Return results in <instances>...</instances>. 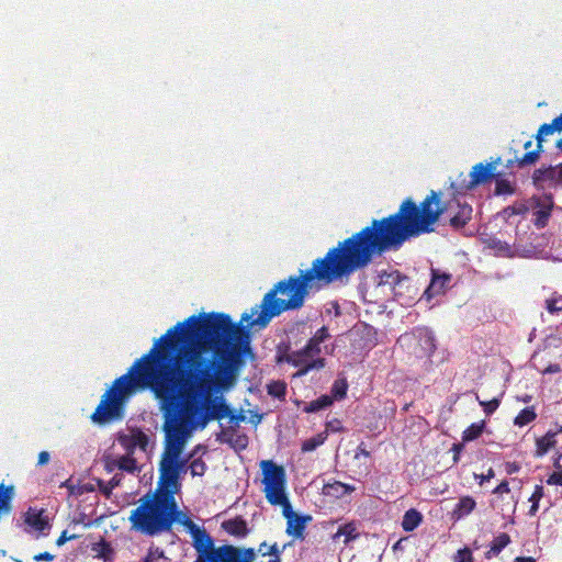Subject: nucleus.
<instances>
[{
	"label": "nucleus",
	"instance_id": "nucleus-1",
	"mask_svg": "<svg viewBox=\"0 0 562 562\" xmlns=\"http://www.w3.org/2000/svg\"><path fill=\"white\" fill-rule=\"evenodd\" d=\"M173 359L171 353L154 346L113 382L91 416L93 423L122 419L126 398L146 387L168 401L180 396L190 428L204 429L210 422L226 418L229 405L223 394L231 389L212 378L201 379L195 369Z\"/></svg>",
	"mask_w": 562,
	"mask_h": 562
},
{
	"label": "nucleus",
	"instance_id": "nucleus-2",
	"mask_svg": "<svg viewBox=\"0 0 562 562\" xmlns=\"http://www.w3.org/2000/svg\"><path fill=\"white\" fill-rule=\"evenodd\" d=\"M251 328L260 329L251 325V319L236 324L224 313L193 315L170 328L154 345L162 346L173 360L195 369L201 379L212 378L232 389L244 359L255 357Z\"/></svg>",
	"mask_w": 562,
	"mask_h": 562
},
{
	"label": "nucleus",
	"instance_id": "nucleus-3",
	"mask_svg": "<svg viewBox=\"0 0 562 562\" xmlns=\"http://www.w3.org/2000/svg\"><path fill=\"white\" fill-rule=\"evenodd\" d=\"M367 267L350 236L330 248L325 257L313 260L310 269L300 270L299 276H290L277 282L263 295L260 304L251 307L250 313L241 315V322L251 319V325L266 328L282 313L302 308L310 293L321 290V283L330 284Z\"/></svg>",
	"mask_w": 562,
	"mask_h": 562
},
{
	"label": "nucleus",
	"instance_id": "nucleus-4",
	"mask_svg": "<svg viewBox=\"0 0 562 562\" xmlns=\"http://www.w3.org/2000/svg\"><path fill=\"white\" fill-rule=\"evenodd\" d=\"M177 515L172 492H155L132 510L130 521L134 530L154 537L170 532Z\"/></svg>",
	"mask_w": 562,
	"mask_h": 562
},
{
	"label": "nucleus",
	"instance_id": "nucleus-5",
	"mask_svg": "<svg viewBox=\"0 0 562 562\" xmlns=\"http://www.w3.org/2000/svg\"><path fill=\"white\" fill-rule=\"evenodd\" d=\"M445 213V207L437 206L424 216L398 227L387 235L373 239V243L357 246L362 255L367 266H369L375 257L391 251H398L405 243L411 241L424 234H429L435 231L434 225L439 221L440 216Z\"/></svg>",
	"mask_w": 562,
	"mask_h": 562
},
{
	"label": "nucleus",
	"instance_id": "nucleus-6",
	"mask_svg": "<svg viewBox=\"0 0 562 562\" xmlns=\"http://www.w3.org/2000/svg\"><path fill=\"white\" fill-rule=\"evenodd\" d=\"M434 203H439L438 193L435 191H431L419 206L412 199H406L402 202L396 213L380 220H372L369 226L353 234L351 238L357 246L371 244L373 239L387 235L390 232H393L395 227L403 224L406 225L429 213L434 209L431 206Z\"/></svg>",
	"mask_w": 562,
	"mask_h": 562
},
{
	"label": "nucleus",
	"instance_id": "nucleus-7",
	"mask_svg": "<svg viewBox=\"0 0 562 562\" xmlns=\"http://www.w3.org/2000/svg\"><path fill=\"white\" fill-rule=\"evenodd\" d=\"M189 429L177 418H168L164 430L166 434V445L162 453L164 458L180 456L189 437Z\"/></svg>",
	"mask_w": 562,
	"mask_h": 562
},
{
	"label": "nucleus",
	"instance_id": "nucleus-8",
	"mask_svg": "<svg viewBox=\"0 0 562 562\" xmlns=\"http://www.w3.org/2000/svg\"><path fill=\"white\" fill-rule=\"evenodd\" d=\"M529 211L531 210L535 218L533 225L538 228H544L551 217L554 207L552 193H543L542 195H533L529 201Z\"/></svg>",
	"mask_w": 562,
	"mask_h": 562
},
{
	"label": "nucleus",
	"instance_id": "nucleus-9",
	"mask_svg": "<svg viewBox=\"0 0 562 562\" xmlns=\"http://www.w3.org/2000/svg\"><path fill=\"white\" fill-rule=\"evenodd\" d=\"M159 481L156 492H172V496L181 488V477L175 470L169 458L161 457L159 463Z\"/></svg>",
	"mask_w": 562,
	"mask_h": 562
},
{
	"label": "nucleus",
	"instance_id": "nucleus-10",
	"mask_svg": "<svg viewBox=\"0 0 562 562\" xmlns=\"http://www.w3.org/2000/svg\"><path fill=\"white\" fill-rule=\"evenodd\" d=\"M292 366L297 368V376L306 375L313 370H321L326 366V359L315 356L307 347H303L300 350L294 351V360Z\"/></svg>",
	"mask_w": 562,
	"mask_h": 562
},
{
	"label": "nucleus",
	"instance_id": "nucleus-11",
	"mask_svg": "<svg viewBox=\"0 0 562 562\" xmlns=\"http://www.w3.org/2000/svg\"><path fill=\"white\" fill-rule=\"evenodd\" d=\"M452 274L431 267L430 282L423 293V299L430 302L435 296L442 295L450 288Z\"/></svg>",
	"mask_w": 562,
	"mask_h": 562
},
{
	"label": "nucleus",
	"instance_id": "nucleus-12",
	"mask_svg": "<svg viewBox=\"0 0 562 562\" xmlns=\"http://www.w3.org/2000/svg\"><path fill=\"white\" fill-rule=\"evenodd\" d=\"M493 164L483 165L482 162L476 164L473 166L472 171L470 173L471 180L467 183L465 180H463L460 188H457L454 183H452V188L456 189V192L458 194H464L468 190L473 189L474 187L485 183L494 178H496V175L493 173L494 170Z\"/></svg>",
	"mask_w": 562,
	"mask_h": 562
},
{
	"label": "nucleus",
	"instance_id": "nucleus-13",
	"mask_svg": "<svg viewBox=\"0 0 562 562\" xmlns=\"http://www.w3.org/2000/svg\"><path fill=\"white\" fill-rule=\"evenodd\" d=\"M396 286L393 292V301L401 305L411 304L417 294V289L414 286L412 279L396 270Z\"/></svg>",
	"mask_w": 562,
	"mask_h": 562
},
{
	"label": "nucleus",
	"instance_id": "nucleus-14",
	"mask_svg": "<svg viewBox=\"0 0 562 562\" xmlns=\"http://www.w3.org/2000/svg\"><path fill=\"white\" fill-rule=\"evenodd\" d=\"M557 132L551 123H544L542 124L539 130L538 134L536 135L537 139V148L531 151H527L522 157L516 158V162L518 168H525L528 166H533L540 158V153L542 151V143L544 135H550Z\"/></svg>",
	"mask_w": 562,
	"mask_h": 562
},
{
	"label": "nucleus",
	"instance_id": "nucleus-15",
	"mask_svg": "<svg viewBox=\"0 0 562 562\" xmlns=\"http://www.w3.org/2000/svg\"><path fill=\"white\" fill-rule=\"evenodd\" d=\"M265 487L285 484V471L272 460H265L260 463Z\"/></svg>",
	"mask_w": 562,
	"mask_h": 562
},
{
	"label": "nucleus",
	"instance_id": "nucleus-16",
	"mask_svg": "<svg viewBox=\"0 0 562 562\" xmlns=\"http://www.w3.org/2000/svg\"><path fill=\"white\" fill-rule=\"evenodd\" d=\"M221 528L236 539H245L251 531L247 520L240 515L222 521Z\"/></svg>",
	"mask_w": 562,
	"mask_h": 562
},
{
	"label": "nucleus",
	"instance_id": "nucleus-17",
	"mask_svg": "<svg viewBox=\"0 0 562 562\" xmlns=\"http://www.w3.org/2000/svg\"><path fill=\"white\" fill-rule=\"evenodd\" d=\"M415 336L418 339V346L424 352L425 356L428 357L429 361L432 362L431 357L436 351V337L434 331L428 328H418L416 329Z\"/></svg>",
	"mask_w": 562,
	"mask_h": 562
},
{
	"label": "nucleus",
	"instance_id": "nucleus-18",
	"mask_svg": "<svg viewBox=\"0 0 562 562\" xmlns=\"http://www.w3.org/2000/svg\"><path fill=\"white\" fill-rule=\"evenodd\" d=\"M176 512H177V519L175 522H179L183 525L192 537L193 541H196L198 539L207 540L212 539L211 535L206 532L205 529H201L198 525H195L192 519L184 514L182 510L179 509L178 504L176 503Z\"/></svg>",
	"mask_w": 562,
	"mask_h": 562
},
{
	"label": "nucleus",
	"instance_id": "nucleus-19",
	"mask_svg": "<svg viewBox=\"0 0 562 562\" xmlns=\"http://www.w3.org/2000/svg\"><path fill=\"white\" fill-rule=\"evenodd\" d=\"M24 521L27 526L41 532L50 528L47 517L44 516V509L38 510L30 507L25 513Z\"/></svg>",
	"mask_w": 562,
	"mask_h": 562
},
{
	"label": "nucleus",
	"instance_id": "nucleus-20",
	"mask_svg": "<svg viewBox=\"0 0 562 562\" xmlns=\"http://www.w3.org/2000/svg\"><path fill=\"white\" fill-rule=\"evenodd\" d=\"M312 517L310 515H296L290 520L286 521L285 532L288 536H292L294 538L303 539L304 531L306 528L307 521H310Z\"/></svg>",
	"mask_w": 562,
	"mask_h": 562
},
{
	"label": "nucleus",
	"instance_id": "nucleus-21",
	"mask_svg": "<svg viewBox=\"0 0 562 562\" xmlns=\"http://www.w3.org/2000/svg\"><path fill=\"white\" fill-rule=\"evenodd\" d=\"M355 490L353 485L346 484L340 481H334L331 483L324 484L322 493L325 496L341 498L345 495L352 493Z\"/></svg>",
	"mask_w": 562,
	"mask_h": 562
},
{
	"label": "nucleus",
	"instance_id": "nucleus-22",
	"mask_svg": "<svg viewBox=\"0 0 562 562\" xmlns=\"http://www.w3.org/2000/svg\"><path fill=\"white\" fill-rule=\"evenodd\" d=\"M472 206L458 202V212L450 218V226L454 229L463 228L472 217Z\"/></svg>",
	"mask_w": 562,
	"mask_h": 562
},
{
	"label": "nucleus",
	"instance_id": "nucleus-23",
	"mask_svg": "<svg viewBox=\"0 0 562 562\" xmlns=\"http://www.w3.org/2000/svg\"><path fill=\"white\" fill-rule=\"evenodd\" d=\"M476 506V502L472 496H462L459 498L452 510V517L457 520L464 518L471 514Z\"/></svg>",
	"mask_w": 562,
	"mask_h": 562
},
{
	"label": "nucleus",
	"instance_id": "nucleus-24",
	"mask_svg": "<svg viewBox=\"0 0 562 562\" xmlns=\"http://www.w3.org/2000/svg\"><path fill=\"white\" fill-rule=\"evenodd\" d=\"M395 274H396V270H391V271L382 270L378 274L379 280L376 283V288L383 289V292L386 295H390L392 299H393V292L396 286Z\"/></svg>",
	"mask_w": 562,
	"mask_h": 562
},
{
	"label": "nucleus",
	"instance_id": "nucleus-25",
	"mask_svg": "<svg viewBox=\"0 0 562 562\" xmlns=\"http://www.w3.org/2000/svg\"><path fill=\"white\" fill-rule=\"evenodd\" d=\"M423 522V515L416 508H409L405 512L402 519V528L406 532H412Z\"/></svg>",
	"mask_w": 562,
	"mask_h": 562
},
{
	"label": "nucleus",
	"instance_id": "nucleus-26",
	"mask_svg": "<svg viewBox=\"0 0 562 562\" xmlns=\"http://www.w3.org/2000/svg\"><path fill=\"white\" fill-rule=\"evenodd\" d=\"M333 405V397L329 394H323L314 401L305 403L303 412L307 414L318 413Z\"/></svg>",
	"mask_w": 562,
	"mask_h": 562
},
{
	"label": "nucleus",
	"instance_id": "nucleus-27",
	"mask_svg": "<svg viewBox=\"0 0 562 562\" xmlns=\"http://www.w3.org/2000/svg\"><path fill=\"white\" fill-rule=\"evenodd\" d=\"M265 493L266 498L273 506H278L288 499L285 484L265 487Z\"/></svg>",
	"mask_w": 562,
	"mask_h": 562
},
{
	"label": "nucleus",
	"instance_id": "nucleus-28",
	"mask_svg": "<svg viewBox=\"0 0 562 562\" xmlns=\"http://www.w3.org/2000/svg\"><path fill=\"white\" fill-rule=\"evenodd\" d=\"M557 432L549 430L544 436L537 438L536 440V456L543 457L551 448H553L557 443L555 440Z\"/></svg>",
	"mask_w": 562,
	"mask_h": 562
},
{
	"label": "nucleus",
	"instance_id": "nucleus-29",
	"mask_svg": "<svg viewBox=\"0 0 562 562\" xmlns=\"http://www.w3.org/2000/svg\"><path fill=\"white\" fill-rule=\"evenodd\" d=\"M510 543L509 535L503 532L496 536L491 546L490 550L486 552V558L490 559L492 557L498 555L508 544Z\"/></svg>",
	"mask_w": 562,
	"mask_h": 562
},
{
	"label": "nucleus",
	"instance_id": "nucleus-30",
	"mask_svg": "<svg viewBox=\"0 0 562 562\" xmlns=\"http://www.w3.org/2000/svg\"><path fill=\"white\" fill-rule=\"evenodd\" d=\"M92 551L97 552V558L103 562H112L114 557V549L110 542L101 540L92 546Z\"/></svg>",
	"mask_w": 562,
	"mask_h": 562
},
{
	"label": "nucleus",
	"instance_id": "nucleus-31",
	"mask_svg": "<svg viewBox=\"0 0 562 562\" xmlns=\"http://www.w3.org/2000/svg\"><path fill=\"white\" fill-rule=\"evenodd\" d=\"M348 391V381L345 376H339L334 381L330 387V396L333 397V403L335 401H341L346 397Z\"/></svg>",
	"mask_w": 562,
	"mask_h": 562
},
{
	"label": "nucleus",
	"instance_id": "nucleus-32",
	"mask_svg": "<svg viewBox=\"0 0 562 562\" xmlns=\"http://www.w3.org/2000/svg\"><path fill=\"white\" fill-rule=\"evenodd\" d=\"M358 331L360 333L361 338L364 340L363 347L372 348V347H374L376 345L378 333H376V329L373 326L368 325V324H362L358 328Z\"/></svg>",
	"mask_w": 562,
	"mask_h": 562
},
{
	"label": "nucleus",
	"instance_id": "nucleus-33",
	"mask_svg": "<svg viewBox=\"0 0 562 562\" xmlns=\"http://www.w3.org/2000/svg\"><path fill=\"white\" fill-rule=\"evenodd\" d=\"M486 427L485 420H481L479 423L471 424L463 432H462V441L470 442L477 439L484 431Z\"/></svg>",
	"mask_w": 562,
	"mask_h": 562
},
{
	"label": "nucleus",
	"instance_id": "nucleus-34",
	"mask_svg": "<svg viewBox=\"0 0 562 562\" xmlns=\"http://www.w3.org/2000/svg\"><path fill=\"white\" fill-rule=\"evenodd\" d=\"M291 360H294V351H291L290 342L279 344L277 347L276 362L278 364L288 363L292 366Z\"/></svg>",
	"mask_w": 562,
	"mask_h": 562
},
{
	"label": "nucleus",
	"instance_id": "nucleus-35",
	"mask_svg": "<svg viewBox=\"0 0 562 562\" xmlns=\"http://www.w3.org/2000/svg\"><path fill=\"white\" fill-rule=\"evenodd\" d=\"M327 440V431H322L302 442V452H311L316 450Z\"/></svg>",
	"mask_w": 562,
	"mask_h": 562
},
{
	"label": "nucleus",
	"instance_id": "nucleus-36",
	"mask_svg": "<svg viewBox=\"0 0 562 562\" xmlns=\"http://www.w3.org/2000/svg\"><path fill=\"white\" fill-rule=\"evenodd\" d=\"M345 537V543L348 544L350 541L356 540L359 537V532L357 531L356 524L353 521L342 524L339 526L335 537Z\"/></svg>",
	"mask_w": 562,
	"mask_h": 562
},
{
	"label": "nucleus",
	"instance_id": "nucleus-37",
	"mask_svg": "<svg viewBox=\"0 0 562 562\" xmlns=\"http://www.w3.org/2000/svg\"><path fill=\"white\" fill-rule=\"evenodd\" d=\"M537 418V413L533 406L525 407L519 412V414L514 419V425L518 427H524Z\"/></svg>",
	"mask_w": 562,
	"mask_h": 562
},
{
	"label": "nucleus",
	"instance_id": "nucleus-38",
	"mask_svg": "<svg viewBox=\"0 0 562 562\" xmlns=\"http://www.w3.org/2000/svg\"><path fill=\"white\" fill-rule=\"evenodd\" d=\"M267 392L270 396L284 401L286 395V383L280 380L271 381L267 385Z\"/></svg>",
	"mask_w": 562,
	"mask_h": 562
},
{
	"label": "nucleus",
	"instance_id": "nucleus-39",
	"mask_svg": "<svg viewBox=\"0 0 562 562\" xmlns=\"http://www.w3.org/2000/svg\"><path fill=\"white\" fill-rule=\"evenodd\" d=\"M142 562H171V559L165 554L162 549L151 546L146 555L142 558Z\"/></svg>",
	"mask_w": 562,
	"mask_h": 562
},
{
	"label": "nucleus",
	"instance_id": "nucleus-40",
	"mask_svg": "<svg viewBox=\"0 0 562 562\" xmlns=\"http://www.w3.org/2000/svg\"><path fill=\"white\" fill-rule=\"evenodd\" d=\"M548 182L550 187L562 186V162L548 166Z\"/></svg>",
	"mask_w": 562,
	"mask_h": 562
},
{
	"label": "nucleus",
	"instance_id": "nucleus-41",
	"mask_svg": "<svg viewBox=\"0 0 562 562\" xmlns=\"http://www.w3.org/2000/svg\"><path fill=\"white\" fill-rule=\"evenodd\" d=\"M191 458L192 456L182 458L181 454L169 458L171 464L173 465L175 470L177 471L181 479L190 469V465H188V463Z\"/></svg>",
	"mask_w": 562,
	"mask_h": 562
},
{
	"label": "nucleus",
	"instance_id": "nucleus-42",
	"mask_svg": "<svg viewBox=\"0 0 562 562\" xmlns=\"http://www.w3.org/2000/svg\"><path fill=\"white\" fill-rule=\"evenodd\" d=\"M543 497H544L543 486L542 485H536L533 493L529 497V502L531 503V506L529 508L528 514L530 516H535L537 514V512L539 509V503H540L541 498H543Z\"/></svg>",
	"mask_w": 562,
	"mask_h": 562
},
{
	"label": "nucleus",
	"instance_id": "nucleus-43",
	"mask_svg": "<svg viewBox=\"0 0 562 562\" xmlns=\"http://www.w3.org/2000/svg\"><path fill=\"white\" fill-rule=\"evenodd\" d=\"M548 167H541L533 171L532 183L538 190H543L548 182Z\"/></svg>",
	"mask_w": 562,
	"mask_h": 562
},
{
	"label": "nucleus",
	"instance_id": "nucleus-44",
	"mask_svg": "<svg viewBox=\"0 0 562 562\" xmlns=\"http://www.w3.org/2000/svg\"><path fill=\"white\" fill-rule=\"evenodd\" d=\"M120 484V479H117L116 476H113L109 482H105L101 479L98 480V486H99V491L105 496V497H110V495L112 494V491L119 486Z\"/></svg>",
	"mask_w": 562,
	"mask_h": 562
},
{
	"label": "nucleus",
	"instance_id": "nucleus-45",
	"mask_svg": "<svg viewBox=\"0 0 562 562\" xmlns=\"http://www.w3.org/2000/svg\"><path fill=\"white\" fill-rule=\"evenodd\" d=\"M255 551H256V554L261 553L263 557L265 555L276 557V555H282V553H283V549H280L278 543L268 546V543L266 541L261 542L259 544L258 550H255Z\"/></svg>",
	"mask_w": 562,
	"mask_h": 562
},
{
	"label": "nucleus",
	"instance_id": "nucleus-46",
	"mask_svg": "<svg viewBox=\"0 0 562 562\" xmlns=\"http://www.w3.org/2000/svg\"><path fill=\"white\" fill-rule=\"evenodd\" d=\"M117 467L120 470L128 473H134L136 470H138L137 461L133 457L128 456L122 457L119 460Z\"/></svg>",
	"mask_w": 562,
	"mask_h": 562
},
{
	"label": "nucleus",
	"instance_id": "nucleus-47",
	"mask_svg": "<svg viewBox=\"0 0 562 562\" xmlns=\"http://www.w3.org/2000/svg\"><path fill=\"white\" fill-rule=\"evenodd\" d=\"M546 308L550 314H555L562 311V295H555L546 300Z\"/></svg>",
	"mask_w": 562,
	"mask_h": 562
},
{
	"label": "nucleus",
	"instance_id": "nucleus-48",
	"mask_svg": "<svg viewBox=\"0 0 562 562\" xmlns=\"http://www.w3.org/2000/svg\"><path fill=\"white\" fill-rule=\"evenodd\" d=\"M207 470L206 463L201 459L196 458L190 463V471L192 476H202Z\"/></svg>",
	"mask_w": 562,
	"mask_h": 562
},
{
	"label": "nucleus",
	"instance_id": "nucleus-49",
	"mask_svg": "<svg viewBox=\"0 0 562 562\" xmlns=\"http://www.w3.org/2000/svg\"><path fill=\"white\" fill-rule=\"evenodd\" d=\"M529 212V204L527 203H520L512 206H507L504 209L503 213L507 216L512 215H525Z\"/></svg>",
	"mask_w": 562,
	"mask_h": 562
},
{
	"label": "nucleus",
	"instance_id": "nucleus-50",
	"mask_svg": "<svg viewBox=\"0 0 562 562\" xmlns=\"http://www.w3.org/2000/svg\"><path fill=\"white\" fill-rule=\"evenodd\" d=\"M486 416H491L501 405V398L494 397L491 401H479Z\"/></svg>",
	"mask_w": 562,
	"mask_h": 562
},
{
	"label": "nucleus",
	"instance_id": "nucleus-51",
	"mask_svg": "<svg viewBox=\"0 0 562 562\" xmlns=\"http://www.w3.org/2000/svg\"><path fill=\"white\" fill-rule=\"evenodd\" d=\"M12 494V486L4 487L3 484H0V509L9 507Z\"/></svg>",
	"mask_w": 562,
	"mask_h": 562
},
{
	"label": "nucleus",
	"instance_id": "nucleus-52",
	"mask_svg": "<svg viewBox=\"0 0 562 562\" xmlns=\"http://www.w3.org/2000/svg\"><path fill=\"white\" fill-rule=\"evenodd\" d=\"M496 194H510L513 193V186L507 179H497L495 186Z\"/></svg>",
	"mask_w": 562,
	"mask_h": 562
},
{
	"label": "nucleus",
	"instance_id": "nucleus-53",
	"mask_svg": "<svg viewBox=\"0 0 562 562\" xmlns=\"http://www.w3.org/2000/svg\"><path fill=\"white\" fill-rule=\"evenodd\" d=\"M453 562H473V555L470 548L464 547L457 551Z\"/></svg>",
	"mask_w": 562,
	"mask_h": 562
},
{
	"label": "nucleus",
	"instance_id": "nucleus-54",
	"mask_svg": "<svg viewBox=\"0 0 562 562\" xmlns=\"http://www.w3.org/2000/svg\"><path fill=\"white\" fill-rule=\"evenodd\" d=\"M488 247L501 254L509 251V245L506 241H502L501 239L497 238H492L490 240Z\"/></svg>",
	"mask_w": 562,
	"mask_h": 562
},
{
	"label": "nucleus",
	"instance_id": "nucleus-55",
	"mask_svg": "<svg viewBox=\"0 0 562 562\" xmlns=\"http://www.w3.org/2000/svg\"><path fill=\"white\" fill-rule=\"evenodd\" d=\"M330 337L329 329L327 326H322L319 329L316 330L314 336L312 337L315 341H317L319 345L325 342Z\"/></svg>",
	"mask_w": 562,
	"mask_h": 562
},
{
	"label": "nucleus",
	"instance_id": "nucleus-56",
	"mask_svg": "<svg viewBox=\"0 0 562 562\" xmlns=\"http://www.w3.org/2000/svg\"><path fill=\"white\" fill-rule=\"evenodd\" d=\"M326 429L324 431L328 432H340L344 430L341 422L338 418H333L331 420L326 422Z\"/></svg>",
	"mask_w": 562,
	"mask_h": 562
},
{
	"label": "nucleus",
	"instance_id": "nucleus-57",
	"mask_svg": "<svg viewBox=\"0 0 562 562\" xmlns=\"http://www.w3.org/2000/svg\"><path fill=\"white\" fill-rule=\"evenodd\" d=\"M279 506L282 507V514L283 516L286 518V521L290 520L291 518H293L294 516H296L297 514L293 510V507L289 501V498L286 499V502L282 503V504H279Z\"/></svg>",
	"mask_w": 562,
	"mask_h": 562
},
{
	"label": "nucleus",
	"instance_id": "nucleus-58",
	"mask_svg": "<svg viewBox=\"0 0 562 562\" xmlns=\"http://www.w3.org/2000/svg\"><path fill=\"white\" fill-rule=\"evenodd\" d=\"M325 313L328 315L334 314L335 317H339L341 316L340 305L337 301L329 302L326 305Z\"/></svg>",
	"mask_w": 562,
	"mask_h": 562
},
{
	"label": "nucleus",
	"instance_id": "nucleus-59",
	"mask_svg": "<svg viewBox=\"0 0 562 562\" xmlns=\"http://www.w3.org/2000/svg\"><path fill=\"white\" fill-rule=\"evenodd\" d=\"M548 485H560L562 486V470L555 471L547 479Z\"/></svg>",
	"mask_w": 562,
	"mask_h": 562
},
{
	"label": "nucleus",
	"instance_id": "nucleus-60",
	"mask_svg": "<svg viewBox=\"0 0 562 562\" xmlns=\"http://www.w3.org/2000/svg\"><path fill=\"white\" fill-rule=\"evenodd\" d=\"M305 347H307V349L310 351H312L315 356L317 357H321V353H322V347L321 345L315 341L313 338H310L306 344H305Z\"/></svg>",
	"mask_w": 562,
	"mask_h": 562
},
{
	"label": "nucleus",
	"instance_id": "nucleus-61",
	"mask_svg": "<svg viewBox=\"0 0 562 562\" xmlns=\"http://www.w3.org/2000/svg\"><path fill=\"white\" fill-rule=\"evenodd\" d=\"M465 442H456L451 447V451L453 452V463H458L460 460V456L464 449Z\"/></svg>",
	"mask_w": 562,
	"mask_h": 562
},
{
	"label": "nucleus",
	"instance_id": "nucleus-62",
	"mask_svg": "<svg viewBox=\"0 0 562 562\" xmlns=\"http://www.w3.org/2000/svg\"><path fill=\"white\" fill-rule=\"evenodd\" d=\"M495 476V472L492 468L488 469L486 474H474L475 480L480 485H483L485 482H488L491 479Z\"/></svg>",
	"mask_w": 562,
	"mask_h": 562
},
{
	"label": "nucleus",
	"instance_id": "nucleus-63",
	"mask_svg": "<svg viewBox=\"0 0 562 562\" xmlns=\"http://www.w3.org/2000/svg\"><path fill=\"white\" fill-rule=\"evenodd\" d=\"M77 538H78V536H77V535H70V536H68V535H67V531H66V530H64V531L61 532V535L59 536V538L57 539L56 544H57L58 547H61V546H64L67 541H69V540H74V539H77Z\"/></svg>",
	"mask_w": 562,
	"mask_h": 562
},
{
	"label": "nucleus",
	"instance_id": "nucleus-64",
	"mask_svg": "<svg viewBox=\"0 0 562 562\" xmlns=\"http://www.w3.org/2000/svg\"><path fill=\"white\" fill-rule=\"evenodd\" d=\"M55 559V555H53L49 552H42L33 557V560L36 562H50Z\"/></svg>",
	"mask_w": 562,
	"mask_h": 562
}]
</instances>
